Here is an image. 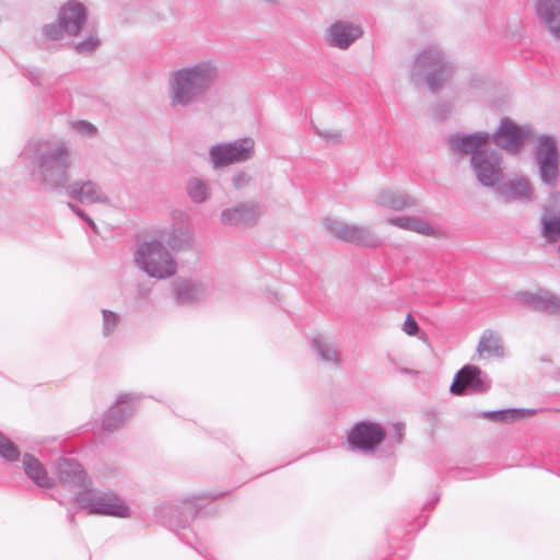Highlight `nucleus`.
Wrapping results in <instances>:
<instances>
[{
    "instance_id": "6e6552de",
    "label": "nucleus",
    "mask_w": 560,
    "mask_h": 560,
    "mask_svg": "<svg viewBox=\"0 0 560 560\" xmlns=\"http://www.w3.org/2000/svg\"><path fill=\"white\" fill-rule=\"evenodd\" d=\"M84 508L89 510L90 514H102L118 517L129 516L128 506L113 493L98 495L90 503L85 504Z\"/></svg>"
},
{
    "instance_id": "aec40b11",
    "label": "nucleus",
    "mask_w": 560,
    "mask_h": 560,
    "mask_svg": "<svg viewBox=\"0 0 560 560\" xmlns=\"http://www.w3.org/2000/svg\"><path fill=\"white\" fill-rule=\"evenodd\" d=\"M409 231H413L427 236H439L440 234L429 223L418 218H410Z\"/></svg>"
},
{
    "instance_id": "4468645a",
    "label": "nucleus",
    "mask_w": 560,
    "mask_h": 560,
    "mask_svg": "<svg viewBox=\"0 0 560 560\" xmlns=\"http://www.w3.org/2000/svg\"><path fill=\"white\" fill-rule=\"evenodd\" d=\"M23 466L25 474L38 486L50 488L54 486V481L48 477L46 469L39 463L38 459L30 454H25L23 457Z\"/></svg>"
},
{
    "instance_id": "393cba45",
    "label": "nucleus",
    "mask_w": 560,
    "mask_h": 560,
    "mask_svg": "<svg viewBox=\"0 0 560 560\" xmlns=\"http://www.w3.org/2000/svg\"><path fill=\"white\" fill-rule=\"evenodd\" d=\"M402 329L407 335L416 336L419 331V326L416 319L411 315H408L404 322Z\"/></svg>"
},
{
    "instance_id": "7ed1b4c3",
    "label": "nucleus",
    "mask_w": 560,
    "mask_h": 560,
    "mask_svg": "<svg viewBox=\"0 0 560 560\" xmlns=\"http://www.w3.org/2000/svg\"><path fill=\"white\" fill-rule=\"evenodd\" d=\"M86 19L85 5L78 0H68L59 8L57 24L46 25L44 33L45 35H54L61 32L67 35H79L83 31Z\"/></svg>"
},
{
    "instance_id": "412c9836",
    "label": "nucleus",
    "mask_w": 560,
    "mask_h": 560,
    "mask_svg": "<svg viewBox=\"0 0 560 560\" xmlns=\"http://www.w3.org/2000/svg\"><path fill=\"white\" fill-rule=\"evenodd\" d=\"M188 194L197 202L203 201L208 196L206 185L199 179H192L188 184Z\"/></svg>"
},
{
    "instance_id": "2f4dec72",
    "label": "nucleus",
    "mask_w": 560,
    "mask_h": 560,
    "mask_svg": "<svg viewBox=\"0 0 560 560\" xmlns=\"http://www.w3.org/2000/svg\"><path fill=\"white\" fill-rule=\"evenodd\" d=\"M104 317L107 325H109L110 323L115 325L117 322L116 315L113 313H105Z\"/></svg>"
},
{
    "instance_id": "f3484780",
    "label": "nucleus",
    "mask_w": 560,
    "mask_h": 560,
    "mask_svg": "<svg viewBox=\"0 0 560 560\" xmlns=\"http://www.w3.org/2000/svg\"><path fill=\"white\" fill-rule=\"evenodd\" d=\"M363 30L359 24L349 20H339L328 28V35H362Z\"/></svg>"
},
{
    "instance_id": "9b49d317",
    "label": "nucleus",
    "mask_w": 560,
    "mask_h": 560,
    "mask_svg": "<svg viewBox=\"0 0 560 560\" xmlns=\"http://www.w3.org/2000/svg\"><path fill=\"white\" fill-rule=\"evenodd\" d=\"M544 236L556 242L560 236V196H555L546 207V214L542 219Z\"/></svg>"
},
{
    "instance_id": "6ab92c4d",
    "label": "nucleus",
    "mask_w": 560,
    "mask_h": 560,
    "mask_svg": "<svg viewBox=\"0 0 560 560\" xmlns=\"http://www.w3.org/2000/svg\"><path fill=\"white\" fill-rule=\"evenodd\" d=\"M478 352L481 358L500 355L502 353V347L495 339L483 338L479 343Z\"/></svg>"
},
{
    "instance_id": "cd10ccee",
    "label": "nucleus",
    "mask_w": 560,
    "mask_h": 560,
    "mask_svg": "<svg viewBox=\"0 0 560 560\" xmlns=\"http://www.w3.org/2000/svg\"><path fill=\"white\" fill-rule=\"evenodd\" d=\"M75 463L72 462V460H69V459H59L57 462V467H58V470L60 472H68V471H72L75 467Z\"/></svg>"
},
{
    "instance_id": "0eeeda50",
    "label": "nucleus",
    "mask_w": 560,
    "mask_h": 560,
    "mask_svg": "<svg viewBox=\"0 0 560 560\" xmlns=\"http://www.w3.org/2000/svg\"><path fill=\"white\" fill-rule=\"evenodd\" d=\"M475 392H483L488 388L481 378V370L475 365L463 366L455 375L451 385V393L453 395H463L466 389Z\"/></svg>"
},
{
    "instance_id": "5701e85b",
    "label": "nucleus",
    "mask_w": 560,
    "mask_h": 560,
    "mask_svg": "<svg viewBox=\"0 0 560 560\" xmlns=\"http://www.w3.org/2000/svg\"><path fill=\"white\" fill-rule=\"evenodd\" d=\"M534 415L533 410H524V409H511L500 413V419L505 421H514L522 418L530 417Z\"/></svg>"
},
{
    "instance_id": "7c9ffc66",
    "label": "nucleus",
    "mask_w": 560,
    "mask_h": 560,
    "mask_svg": "<svg viewBox=\"0 0 560 560\" xmlns=\"http://www.w3.org/2000/svg\"><path fill=\"white\" fill-rule=\"evenodd\" d=\"M382 203L390 206V207H393L395 209H399V208H402L405 206L404 201H393V202H389V201H386V200H382Z\"/></svg>"
},
{
    "instance_id": "a878e982",
    "label": "nucleus",
    "mask_w": 560,
    "mask_h": 560,
    "mask_svg": "<svg viewBox=\"0 0 560 560\" xmlns=\"http://www.w3.org/2000/svg\"><path fill=\"white\" fill-rule=\"evenodd\" d=\"M96 46H98V40L96 37H86L83 42L77 45V48L81 52L93 50Z\"/></svg>"
},
{
    "instance_id": "f8f14e48",
    "label": "nucleus",
    "mask_w": 560,
    "mask_h": 560,
    "mask_svg": "<svg viewBox=\"0 0 560 560\" xmlns=\"http://www.w3.org/2000/svg\"><path fill=\"white\" fill-rule=\"evenodd\" d=\"M497 142L504 150L516 153L523 143L524 135L512 121L504 120L495 135Z\"/></svg>"
},
{
    "instance_id": "4be33fe9",
    "label": "nucleus",
    "mask_w": 560,
    "mask_h": 560,
    "mask_svg": "<svg viewBox=\"0 0 560 560\" xmlns=\"http://www.w3.org/2000/svg\"><path fill=\"white\" fill-rule=\"evenodd\" d=\"M529 194L530 188L527 182L524 179H520L516 183H513L506 191V195L511 198L528 197Z\"/></svg>"
},
{
    "instance_id": "ddd939ff",
    "label": "nucleus",
    "mask_w": 560,
    "mask_h": 560,
    "mask_svg": "<svg viewBox=\"0 0 560 560\" xmlns=\"http://www.w3.org/2000/svg\"><path fill=\"white\" fill-rule=\"evenodd\" d=\"M259 217L255 205L244 203L222 212L224 222L234 225H252Z\"/></svg>"
},
{
    "instance_id": "1a4fd4ad",
    "label": "nucleus",
    "mask_w": 560,
    "mask_h": 560,
    "mask_svg": "<svg viewBox=\"0 0 560 560\" xmlns=\"http://www.w3.org/2000/svg\"><path fill=\"white\" fill-rule=\"evenodd\" d=\"M538 158L544 182L551 183L558 176L557 150L552 139L541 137L538 140Z\"/></svg>"
},
{
    "instance_id": "423d86ee",
    "label": "nucleus",
    "mask_w": 560,
    "mask_h": 560,
    "mask_svg": "<svg viewBox=\"0 0 560 560\" xmlns=\"http://www.w3.org/2000/svg\"><path fill=\"white\" fill-rule=\"evenodd\" d=\"M385 439L384 429L373 422H360L348 434V442L357 448L371 451Z\"/></svg>"
},
{
    "instance_id": "a211bd4d",
    "label": "nucleus",
    "mask_w": 560,
    "mask_h": 560,
    "mask_svg": "<svg viewBox=\"0 0 560 560\" xmlns=\"http://www.w3.org/2000/svg\"><path fill=\"white\" fill-rule=\"evenodd\" d=\"M0 456L7 460L15 462L20 456L19 448L0 432Z\"/></svg>"
},
{
    "instance_id": "c85d7f7f",
    "label": "nucleus",
    "mask_w": 560,
    "mask_h": 560,
    "mask_svg": "<svg viewBox=\"0 0 560 560\" xmlns=\"http://www.w3.org/2000/svg\"><path fill=\"white\" fill-rule=\"evenodd\" d=\"M77 129L82 133H94L96 131V128L88 121L78 122Z\"/></svg>"
},
{
    "instance_id": "f03ea898",
    "label": "nucleus",
    "mask_w": 560,
    "mask_h": 560,
    "mask_svg": "<svg viewBox=\"0 0 560 560\" xmlns=\"http://www.w3.org/2000/svg\"><path fill=\"white\" fill-rule=\"evenodd\" d=\"M138 262L149 276L155 278L170 277L176 270L173 257L156 241L144 243L139 247Z\"/></svg>"
},
{
    "instance_id": "b1692460",
    "label": "nucleus",
    "mask_w": 560,
    "mask_h": 560,
    "mask_svg": "<svg viewBox=\"0 0 560 560\" xmlns=\"http://www.w3.org/2000/svg\"><path fill=\"white\" fill-rule=\"evenodd\" d=\"M355 37H328V46L338 49H347Z\"/></svg>"
},
{
    "instance_id": "dca6fc26",
    "label": "nucleus",
    "mask_w": 560,
    "mask_h": 560,
    "mask_svg": "<svg viewBox=\"0 0 560 560\" xmlns=\"http://www.w3.org/2000/svg\"><path fill=\"white\" fill-rule=\"evenodd\" d=\"M336 234L340 238L349 241V242L369 244L372 241L369 233L365 230L357 228V226L340 225L336 230Z\"/></svg>"
},
{
    "instance_id": "72a5a7b5",
    "label": "nucleus",
    "mask_w": 560,
    "mask_h": 560,
    "mask_svg": "<svg viewBox=\"0 0 560 560\" xmlns=\"http://www.w3.org/2000/svg\"><path fill=\"white\" fill-rule=\"evenodd\" d=\"M168 244L172 247V249H180L182 248V244H178L176 241H171V242H168Z\"/></svg>"
},
{
    "instance_id": "f257e3e1",
    "label": "nucleus",
    "mask_w": 560,
    "mask_h": 560,
    "mask_svg": "<svg viewBox=\"0 0 560 560\" xmlns=\"http://www.w3.org/2000/svg\"><path fill=\"white\" fill-rule=\"evenodd\" d=\"M454 145L465 154H471V164L479 182L492 186L501 179L502 168L498 155L488 149L487 138L467 136L454 140Z\"/></svg>"
},
{
    "instance_id": "20e7f679",
    "label": "nucleus",
    "mask_w": 560,
    "mask_h": 560,
    "mask_svg": "<svg viewBox=\"0 0 560 560\" xmlns=\"http://www.w3.org/2000/svg\"><path fill=\"white\" fill-rule=\"evenodd\" d=\"M208 81L206 73L199 69L183 70L176 74L172 101L175 104H187Z\"/></svg>"
},
{
    "instance_id": "473e14b6",
    "label": "nucleus",
    "mask_w": 560,
    "mask_h": 560,
    "mask_svg": "<svg viewBox=\"0 0 560 560\" xmlns=\"http://www.w3.org/2000/svg\"><path fill=\"white\" fill-rule=\"evenodd\" d=\"M189 290H190V287H189V285L183 287V288H180V289L178 290V295H179V298H180L183 301H185V300H186L185 294H186V291H189Z\"/></svg>"
},
{
    "instance_id": "c756f323",
    "label": "nucleus",
    "mask_w": 560,
    "mask_h": 560,
    "mask_svg": "<svg viewBox=\"0 0 560 560\" xmlns=\"http://www.w3.org/2000/svg\"><path fill=\"white\" fill-rule=\"evenodd\" d=\"M409 221H410V217L408 218H398V219H393L390 220L389 222L398 228H401V229H405V230H408L409 228Z\"/></svg>"
},
{
    "instance_id": "f704fd0d",
    "label": "nucleus",
    "mask_w": 560,
    "mask_h": 560,
    "mask_svg": "<svg viewBox=\"0 0 560 560\" xmlns=\"http://www.w3.org/2000/svg\"><path fill=\"white\" fill-rule=\"evenodd\" d=\"M188 240H189V236H188V235H185L184 241H185V242H188Z\"/></svg>"
},
{
    "instance_id": "2eb2a0df",
    "label": "nucleus",
    "mask_w": 560,
    "mask_h": 560,
    "mask_svg": "<svg viewBox=\"0 0 560 560\" xmlns=\"http://www.w3.org/2000/svg\"><path fill=\"white\" fill-rule=\"evenodd\" d=\"M72 194L84 202H104L107 198L102 194L98 187L92 182H86L80 186L72 187Z\"/></svg>"
},
{
    "instance_id": "9d476101",
    "label": "nucleus",
    "mask_w": 560,
    "mask_h": 560,
    "mask_svg": "<svg viewBox=\"0 0 560 560\" xmlns=\"http://www.w3.org/2000/svg\"><path fill=\"white\" fill-rule=\"evenodd\" d=\"M539 22L553 35H560V0H534Z\"/></svg>"
},
{
    "instance_id": "39448f33",
    "label": "nucleus",
    "mask_w": 560,
    "mask_h": 560,
    "mask_svg": "<svg viewBox=\"0 0 560 560\" xmlns=\"http://www.w3.org/2000/svg\"><path fill=\"white\" fill-rule=\"evenodd\" d=\"M253 140L243 139L234 143L212 147L210 150V156L213 165L215 167H221L249 159L253 154Z\"/></svg>"
},
{
    "instance_id": "bb28decb",
    "label": "nucleus",
    "mask_w": 560,
    "mask_h": 560,
    "mask_svg": "<svg viewBox=\"0 0 560 560\" xmlns=\"http://www.w3.org/2000/svg\"><path fill=\"white\" fill-rule=\"evenodd\" d=\"M545 308L552 313H560V300L555 296H549L545 302Z\"/></svg>"
}]
</instances>
